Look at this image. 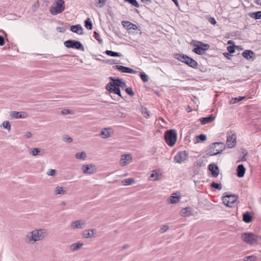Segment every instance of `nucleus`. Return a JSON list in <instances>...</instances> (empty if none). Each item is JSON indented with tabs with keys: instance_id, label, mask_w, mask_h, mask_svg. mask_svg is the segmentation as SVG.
Here are the masks:
<instances>
[{
	"instance_id": "nucleus-50",
	"label": "nucleus",
	"mask_w": 261,
	"mask_h": 261,
	"mask_svg": "<svg viewBox=\"0 0 261 261\" xmlns=\"http://www.w3.org/2000/svg\"><path fill=\"white\" fill-rule=\"evenodd\" d=\"M125 91L130 96H133L134 95V93L131 87L126 88Z\"/></svg>"
},
{
	"instance_id": "nucleus-13",
	"label": "nucleus",
	"mask_w": 261,
	"mask_h": 261,
	"mask_svg": "<svg viewBox=\"0 0 261 261\" xmlns=\"http://www.w3.org/2000/svg\"><path fill=\"white\" fill-rule=\"evenodd\" d=\"M86 223L83 219L72 221L70 223V227L72 229H83L86 226Z\"/></svg>"
},
{
	"instance_id": "nucleus-62",
	"label": "nucleus",
	"mask_w": 261,
	"mask_h": 261,
	"mask_svg": "<svg viewBox=\"0 0 261 261\" xmlns=\"http://www.w3.org/2000/svg\"><path fill=\"white\" fill-rule=\"evenodd\" d=\"M128 175V173H126L121 175V177H126V176H127Z\"/></svg>"
},
{
	"instance_id": "nucleus-51",
	"label": "nucleus",
	"mask_w": 261,
	"mask_h": 261,
	"mask_svg": "<svg viewBox=\"0 0 261 261\" xmlns=\"http://www.w3.org/2000/svg\"><path fill=\"white\" fill-rule=\"evenodd\" d=\"M197 139H200L202 141H205L207 139L206 135L204 134H201L199 136H196Z\"/></svg>"
},
{
	"instance_id": "nucleus-64",
	"label": "nucleus",
	"mask_w": 261,
	"mask_h": 261,
	"mask_svg": "<svg viewBox=\"0 0 261 261\" xmlns=\"http://www.w3.org/2000/svg\"><path fill=\"white\" fill-rule=\"evenodd\" d=\"M128 247V245H125L123 246V249H126Z\"/></svg>"
},
{
	"instance_id": "nucleus-10",
	"label": "nucleus",
	"mask_w": 261,
	"mask_h": 261,
	"mask_svg": "<svg viewBox=\"0 0 261 261\" xmlns=\"http://www.w3.org/2000/svg\"><path fill=\"white\" fill-rule=\"evenodd\" d=\"M236 135L232 132L228 133L227 136V145L228 148H232L234 147L237 144Z\"/></svg>"
},
{
	"instance_id": "nucleus-20",
	"label": "nucleus",
	"mask_w": 261,
	"mask_h": 261,
	"mask_svg": "<svg viewBox=\"0 0 261 261\" xmlns=\"http://www.w3.org/2000/svg\"><path fill=\"white\" fill-rule=\"evenodd\" d=\"M115 67H116V68L117 69H118L119 71H120L124 73H136V71L135 70H134L133 69L130 68L129 67H125V66H121V65H116V66H115Z\"/></svg>"
},
{
	"instance_id": "nucleus-16",
	"label": "nucleus",
	"mask_w": 261,
	"mask_h": 261,
	"mask_svg": "<svg viewBox=\"0 0 261 261\" xmlns=\"http://www.w3.org/2000/svg\"><path fill=\"white\" fill-rule=\"evenodd\" d=\"M96 232L95 229H91L85 230L82 232V236L85 239H90L94 237V233Z\"/></svg>"
},
{
	"instance_id": "nucleus-47",
	"label": "nucleus",
	"mask_w": 261,
	"mask_h": 261,
	"mask_svg": "<svg viewBox=\"0 0 261 261\" xmlns=\"http://www.w3.org/2000/svg\"><path fill=\"white\" fill-rule=\"evenodd\" d=\"M141 79L144 82H147L148 81V76L144 72H141L140 74Z\"/></svg>"
},
{
	"instance_id": "nucleus-33",
	"label": "nucleus",
	"mask_w": 261,
	"mask_h": 261,
	"mask_svg": "<svg viewBox=\"0 0 261 261\" xmlns=\"http://www.w3.org/2000/svg\"><path fill=\"white\" fill-rule=\"evenodd\" d=\"M254 53L250 50H245L242 54L244 58L247 59H250L252 58Z\"/></svg>"
},
{
	"instance_id": "nucleus-37",
	"label": "nucleus",
	"mask_w": 261,
	"mask_h": 261,
	"mask_svg": "<svg viewBox=\"0 0 261 261\" xmlns=\"http://www.w3.org/2000/svg\"><path fill=\"white\" fill-rule=\"evenodd\" d=\"M75 156L76 159L78 160H84L86 159L87 155L85 151H82L76 153Z\"/></svg>"
},
{
	"instance_id": "nucleus-55",
	"label": "nucleus",
	"mask_w": 261,
	"mask_h": 261,
	"mask_svg": "<svg viewBox=\"0 0 261 261\" xmlns=\"http://www.w3.org/2000/svg\"><path fill=\"white\" fill-rule=\"evenodd\" d=\"M227 50L230 53H233L235 51L234 47L232 46H228L227 47Z\"/></svg>"
},
{
	"instance_id": "nucleus-22",
	"label": "nucleus",
	"mask_w": 261,
	"mask_h": 261,
	"mask_svg": "<svg viewBox=\"0 0 261 261\" xmlns=\"http://www.w3.org/2000/svg\"><path fill=\"white\" fill-rule=\"evenodd\" d=\"M123 26L128 31L136 30L137 29L136 25L129 22L123 21L122 22Z\"/></svg>"
},
{
	"instance_id": "nucleus-7",
	"label": "nucleus",
	"mask_w": 261,
	"mask_h": 261,
	"mask_svg": "<svg viewBox=\"0 0 261 261\" xmlns=\"http://www.w3.org/2000/svg\"><path fill=\"white\" fill-rule=\"evenodd\" d=\"M238 199V197L236 195H227L222 197V201L227 207H233Z\"/></svg>"
},
{
	"instance_id": "nucleus-34",
	"label": "nucleus",
	"mask_w": 261,
	"mask_h": 261,
	"mask_svg": "<svg viewBox=\"0 0 261 261\" xmlns=\"http://www.w3.org/2000/svg\"><path fill=\"white\" fill-rule=\"evenodd\" d=\"M107 0H95L94 5L97 8H102L106 4Z\"/></svg>"
},
{
	"instance_id": "nucleus-19",
	"label": "nucleus",
	"mask_w": 261,
	"mask_h": 261,
	"mask_svg": "<svg viewBox=\"0 0 261 261\" xmlns=\"http://www.w3.org/2000/svg\"><path fill=\"white\" fill-rule=\"evenodd\" d=\"M29 153L33 156L42 155L44 153V151L41 148H32L30 149Z\"/></svg>"
},
{
	"instance_id": "nucleus-23",
	"label": "nucleus",
	"mask_w": 261,
	"mask_h": 261,
	"mask_svg": "<svg viewBox=\"0 0 261 261\" xmlns=\"http://www.w3.org/2000/svg\"><path fill=\"white\" fill-rule=\"evenodd\" d=\"M55 194L56 195H65L67 193V190L66 188H64L60 186H57L56 188L55 189Z\"/></svg>"
},
{
	"instance_id": "nucleus-38",
	"label": "nucleus",
	"mask_w": 261,
	"mask_h": 261,
	"mask_svg": "<svg viewBox=\"0 0 261 261\" xmlns=\"http://www.w3.org/2000/svg\"><path fill=\"white\" fill-rule=\"evenodd\" d=\"M109 128H104L101 132V136H102L103 138H107L110 136V134L109 131Z\"/></svg>"
},
{
	"instance_id": "nucleus-3",
	"label": "nucleus",
	"mask_w": 261,
	"mask_h": 261,
	"mask_svg": "<svg viewBox=\"0 0 261 261\" xmlns=\"http://www.w3.org/2000/svg\"><path fill=\"white\" fill-rule=\"evenodd\" d=\"M64 10L65 2L64 0H56L50 7L49 11L52 15H56L62 12Z\"/></svg>"
},
{
	"instance_id": "nucleus-4",
	"label": "nucleus",
	"mask_w": 261,
	"mask_h": 261,
	"mask_svg": "<svg viewBox=\"0 0 261 261\" xmlns=\"http://www.w3.org/2000/svg\"><path fill=\"white\" fill-rule=\"evenodd\" d=\"M166 143L170 146H173L177 140V133L174 129L167 130L164 136Z\"/></svg>"
},
{
	"instance_id": "nucleus-11",
	"label": "nucleus",
	"mask_w": 261,
	"mask_h": 261,
	"mask_svg": "<svg viewBox=\"0 0 261 261\" xmlns=\"http://www.w3.org/2000/svg\"><path fill=\"white\" fill-rule=\"evenodd\" d=\"M132 161L133 158L130 154H123L121 156L120 165L122 167L125 166L132 163Z\"/></svg>"
},
{
	"instance_id": "nucleus-29",
	"label": "nucleus",
	"mask_w": 261,
	"mask_h": 261,
	"mask_svg": "<svg viewBox=\"0 0 261 261\" xmlns=\"http://www.w3.org/2000/svg\"><path fill=\"white\" fill-rule=\"evenodd\" d=\"M161 175L158 172L157 170H153L150 175L149 179L152 181L158 180L160 179Z\"/></svg>"
},
{
	"instance_id": "nucleus-31",
	"label": "nucleus",
	"mask_w": 261,
	"mask_h": 261,
	"mask_svg": "<svg viewBox=\"0 0 261 261\" xmlns=\"http://www.w3.org/2000/svg\"><path fill=\"white\" fill-rule=\"evenodd\" d=\"M243 220L246 223H250L252 220V217L249 212H246L243 214Z\"/></svg>"
},
{
	"instance_id": "nucleus-45",
	"label": "nucleus",
	"mask_w": 261,
	"mask_h": 261,
	"mask_svg": "<svg viewBox=\"0 0 261 261\" xmlns=\"http://www.w3.org/2000/svg\"><path fill=\"white\" fill-rule=\"evenodd\" d=\"M211 187L215 188L216 189H218L219 190H220L222 189V187L221 184H218L216 183L215 182H213L211 184Z\"/></svg>"
},
{
	"instance_id": "nucleus-14",
	"label": "nucleus",
	"mask_w": 261,
	"mask_h": 261,
	"mask_svg": "<svg viewBox=\"0 0 261 261\" xmlns=\"http://www.w3.org/2000/svg\"><path fill=\"white\" fill-rule=\"evenodd\" d=\"M10 116L14 119H26L28 117V114L26 112L12 111L10 113Z\"/></svg>"
},
{
	"instance_id": "nucleus-9",
	"label": "nucleus",
	"mask_w": 261,
	"mask_h": 261,
	"mask_svg": "<svg viewBox=\"0 0 261 261\" xmlns=\"http://www.w3.org/2000/svg\"><path fill=\"white\" fill-rule=\"evenodd\" d=\"M82 170L84 173L92 174L97 172V168L93 164H84L82 165Z\"/></svg>"
},
{
	"instance_id": "nucleus-41",
	"label": "nucleus",
	"mask_w": 261,
	"mask_h": 261,
	"mask_svg": "<svg viewBox=\"0 0 261 261\" xmlns=\"http://www.w3.org/2000/svg\"><path fill=\"white\" fill-rule=\"evenodd\" d=\"M245 98V96L235 97V98H232L230 100L229 103H230V104H234V103H236L239 102L240 101H241L243 99H244Z\"/></svg>"
},
{
	"instance_id": "nucleus-63",
	"label": "nucleus",
	"mask_w": 261,
	"mask_h": 261,
	"mask_svg": "<svg viewBox=\"0 0 261 261\" xmlns=\"http://www.w3.org/2000/svg\"><path fill=\"white\" fill-rule=\"evenodd\" d=\"M174 3V4L176 5V6H178V2L177 0H172Z\"/></svg>"
},
{
	"instance_id": "nucleus-57",
	"label": "nucleus",
	"mask_w": 261,
	"mask_h": 261,
	"mask_svg": "<svg viewBox=\"0 0 261 261\" xmlns=\"http://www.w3.org/2000/svg\"><path fill=\"white\" fill-rule=\"evenodd\" d=\"M209 22L212 24H215L216 23V21L214 17H211L209 19Z\"/></svg>"
},
{
	"instance_id": "nucleus-27",
	"label": "nucleus",
	"mask_w": 261,
	"mask_h": 261,
	"mask_svg": "<svg viewBox=\"0 0 261 261\" xmlns=\"http://www.w3.org/2000/svg\"><path fill=\"white\" fill-rule=\"evenodd\" d=\"M237 171L238 176L239 177H242L245 174L246 169L244 167L243 165H239L237 167Z\"/></svg>"
},
{
	"instance_id": "nucleus-26",
	"label": "nucleus",
	"mask_w": 261,
	"mask_h": 261,
	"mask_svg": "<svg viewBox=\"0 0 261 261\" xmlns=\"http://www.w3.org/2000/svg\"><path fill=\"white\" fill-rule=\"evenodd\" d=\"M83 245L84 244L83 243L79 242L77 243L72 244L70 246V249L72 251L74 252L80 249Z\"/></svg>"
},
{
	"instance_id": "nucleus-43",
	"label": "nucleus",
	"mask_w": 261,
	"mask_h": 261,
	"mask_svg": "<svg viewBox=\"0 0 261 261\" xmlns=\"http://www.w3.org/2000/svg\"><path fill=\"white\" fill-rule=\"evenodd\" d=\"M256 256L254 255H250L245 257L243 261H256Z\"/></svg>"
},
{
	"instance_id": "nucleus-15",
	"label": "nucleus",
	"mask_w": 261,
	"mask_h": 261,
	"mask_svg": "<svg viewBox=\"0 0 261 261\" xmlns=\"http://www.w3.org/2000/svg\"><path fill=\"white\" fill-rule=\"evenodd\" d=\"M106 88L110 92L118 94L119 96L121 97L119 88L116 86L112 82L106 85Z\"/></svg>"
},
{
	"instance_id": "nucleus-32",
	"label": "nucleus",
	"mask_w": 261,
	"mask_h": 261,
	"mask_svg": "<svg viewBox=\"0 0 261 261\" xmlns=\"http://www.w3.org/2000/svg\"><path fill=\"white\" fill-rule=\"evenodd\" d=\"M1 128L7 129L10 132L11 129V125L9 121H4L0 126Z\"/></svg>"
},
{
	"instance_id": "nucleus-8",
	"label": "nucleus",
	"mask_w": 261,
	"mask_h": 261,
	"mask_svg": "<svg viewBox=\"0 0 261 261\" xmlns=\"http://www.w3.org/2000/svg\"><path fill=\"white\" fill-rule=\"evenodd\" d=\"M64 45L67 48H75L77 49H81L82 51L84 50V48L82 43L79 41L68 40L64 42Z\"/></svg>"
},
{
	"instance_id": "nucleus-36",
	"label": "nucleus",
	"mask_w": 261,
	"mask_h": 261,
	"mask_svg": "<svg viewBox=\"0 0 261 261\" xmlns=\"http://www.w3.org/2000/svg\"><path fill=\"white\" fill-rule=\"evenodd\" d=\"M174 57L176 59L183 63H185V61L188 58V56L182 54H176Z\"/></svg>"
},
{
	"instance_id": "nucleus-56",
	"label": "nucleus",
	"mask_w": 261,
	"mask_h": 261,
	"mask_svg": "<svg viewBox=\"0 0 261 261\" xmlns=\"http://www.w3.org/2000/svg\"><path fill=\"white\" fill-rule=\"evenodd\" d=\"M63 114L67 115L71 114L70 111L67 109H64L61 111Z\"/></svg>"
},
{
	"instance_id": "nucleus-48",
	"label": "nucleus",
	"mask_w": 261,
	"mask_h": 261,
	"mask_svg": "<svg viewBox=\"0 0 261 261\" xmlns=\"http://www.w3.org/2000/svg\"><path fill=\"white\" fill-rule=\"evenodd\" d=\"M169 229V226L167 225H163L160 229V232L161 233H163L166 232Z\"/></svg>"
},
{
	"instance_id": "nucleus-58",
	"label": "nucleus",
	"mask_w": 261,
	"mask_h": 261,
	"mask_svg": "<svg viewBox=\"0 0 261 261\" xmlns=\"http://www.w3.org/2000/svg\"><path fill=\"white\" fill-rule=\"evenodd\" d=\"M5 44V40L2 36H0V45L3 46Z\"/></svg>"
},
{
	"instance_id": "nucleus-6",
	"label": "nucleus",
	"mask_w": 261,
	"mask_h": 261,
	"mask_svg": "<svg viewBox=\"0 0 261 261\" xmlns=\"http://www.w3.org/2000/svg\"><path fill=\"white\" fill-rule=\"evenodd\" d=\"M193 45L196 46L193 49V51L195 53L202 55L205 53V50L207 49L209 47V45L207 44H203L200 41H194Z\"/></svg>"
},
{
	"instance_id": "nucleus-5",
	"label": "nucleus",
	"mask_w": 261,
	"mask_h": 261,
	"mask_svg": "<svg viewBox=\"0 0 261 261\" xmlns=\"http://www.w3.org/2000/svg\"><path fill=\"white\" fill-rule=\"evenodd\" d=\"M241 239L244 242L252 245L257 243L259 237L252 232H245L241 234Z\"/></svg>"
},
{
	"instance_id": "nucleus-2",
	"label": "nucleus",
	"mask_w": 261,
	"mask_h": 261,
	"mask_svg": "<svg viewBox=\"0 0 261 261\" xmlns=\"http://www.w3.org/2000/svg\"><path fill=\"white\" fill-rule=\"evenodd\" d=\"M225 148V145L222 142L214 143L211 145L206 150L207 154L210 155H217L223 151Z\"/></svg>"
},
{
	"instance_id": "nucleus-25",
	"label": "nucleus",
	"mask_w": 261,
	"mask_h": 261,
	"mask_svg": "<svg viewBox=\"0 0 261 261\" xmlns=\"http://www.w3.org/2000/svg\"><path fill=\"white\" fill-rule=\"evenodd\" d=\"M215 118L213 115H211L208 117L200 118V121L202 124H205L213 121Z\"/></svg>"
},
{
	"instance_id": "nucleus-44",
	"label": "nucleus",
	"mask_w": 261,
	"mask_h": 261,
	"mask_svg": "<svg viewBox=\"0 0 261 261\" xmlns=\"http://www.w3.org/2000/svg\"><path fill=\"white\" fill-rule=\"evenodd\" d=\"M141 113L143 115V116L147 118L149 117V112L147 110V109L145 107H142L141 108Z\"/></svg>"
},
{
	"instance_id": "nucleus-54",
	"label": "nucleus",
	"mask_w": 261,
	"mask_h": 261,
	"mask_svg": "<svg viewBox=\"0 0 261 261\" xmlns=\"http://www.w3.org/2000/svg\"><path fill=\"white\" fill-rule=\"evenodd\" d=\"M63 140L65 142H69L70 143V142H72V139L71 138H70V137H69L68 136H65L63 138Z\"/></svg>"
},
{
	"instance_id": "nucleus-61",
	"label": "nucleus",
	"mask_w": 261,
	"mask_h": 261,
	"mask_svg": "<svg viewBox=\"0 0 261 261\" xmlns=\"http://www.w3.org/2000/svg\"><path fill=\"white\" fill-rule=\"evenodd\" d=\"M255 3L257 5H259L261 6V0H255Z\"/></svg>"
},
{
	"instance_id": "nucleus-46",
	"label": "nucleus",
	"mask_w": 261,
	"mask_h": 261,
	"mask_svg": "<svg viewBox=\"0 0 261 261\" xmlns=\"http://www.w3.org/2000/svg\"><path fill=\"white\" fill-rule=\"evenodd\" d=\"M127 2L133 5L136 8H139L140 7L139 4L136 0H127Z\"/></svg>"
},
{
	"instance_id": "nucleus-52",
	"label": "nucleus",
	"mask_w": 261,
	"mask_h": 261,
	"mask_svg": "<svg viewBox=\"0 0 261 261\" xmlns=\"http://www.w3.org/2000/svg\"><path fill=\"white\" fill-rule=\"evenodd\" d=\"M57 171L55 169H49L47 172V174L49 176H54L56 173Z\"/></svg>"
},
{
	"instance_id": "nucleus-60",
	"label": "nucleus",
	"mask_w": 261,
	"mask_h": 261,
	"mask_svg": "<svg viewBox=\"0 0 261 261\" xmlns=\"http://www.w3.org/2000/svg\"><path fill=\"white\" fill-rule=\"evenodd\" d=\"M142 3H145V4H149L151 3L150 0H141Z\"/></svg>"
},
{
	"instance_id": "nucleus-49",
	"label": "nucleus",
	"mask_w": 261,
	"mask_h": 261,
	"mask_svg": "<svg viewBox=\"0 0 261 261\" xmlns=\"http://www.w3.org/2000/svg\"><path fill=\"white\" fill-rule=\"evenodd\" d=\"M94 34L95 38L98 41V42L99 43H102V40L101 38H100L99 34L97 32L95 31L94 32Z\"/></svg>"
},
{
	"instance_id": "nucleus-24",
	"label": "nucleus",
	"mask_w": 261,
	"mask_h": 261,
	"mask_svg": "<svg viewBox=\"0 0 261 261\" xmlns=\"http://www.w3.org/2000/svg\"><path fill=\"white\" fill-rule=\"evenodd\" d=\"M188 66L194 68H197L198 66L197 63L192 58L188 57L187 59L185 61V63Z\"/></svg>"
},
{
	"instance_id": "nucleus-17",
	"label": "nucleus",
	"mask_w": 261,
	"mask_h": 261,
	"mask_svg": "<svg viewBox=\"0 0 261 261\" xmlns=\"http://www.w3.org/2000/svg\"><path fill=\"white\" fill-rule=\"evenodd\" d=\"M180 215L182 217H189L193 215V210L190 207L182 208L180 212Z\"/></svg>"
},
{
	"instance_id": "nucleus-18",
	"label": "nucleus",
	"mask_w": 261,
	"mask_h": 261,
	"mask_svg": "<svg viewBox=\"0 0 261 261\" xmlns=\"http://www.w3.org/2000/svg\"><path fill=\"white\" fill-rule=\"evenodd\" d=\"M208 169L212 172V175L214 177H217L219 175V168L214 164H211L208 165Z\"/></svg>"
},
{
	"instance_id": "nucleus-1",
	"label": "nucleus",
	"mask_w": 261,
	"mask_h": 261,
	"mask_svg": "<svg viewBox=\"0 0 261 261\" xmlns=\"http://www.w3.org/2000/svg\"><path fill=\"white\" fill-rule=\"evenodd\" d=\"M47 235V231L45 229H35L26 233L24 241L27 244L32 245L44 240Z\"/></svg>"
},
{
	"instance_id": "nucleus-35",
	"label": "nucleus",
	"mask_w": 261,
	"mask_h": 261,
	"mask_svg": "<svg viewBox=\"0 0 261 261\" xmlns=\"http://www.w3.org/2000/svg\"><path fill=\"white\" fill-rule=\"evenodd\" d=\"M121 182L124 186H129L134 184L135 181L134 178H130L122 180Z\"/></svg>"
},
{
	"instance_id": "nucleus-42",
	"label": "nucleus",
	"mask_w": 261,
	"mask_h": 261,
	"mask_svg": "<svg viewBox=\"0 0 261 261\" xmlns=\"http://www.w3.org/2000/svg\"><path fill=\"white\" fill-rule=\"evenodd\" d=\"M85 27L88 30H92V23L90 20L89 18H88L85 21Z\"/></svg>"
},
{
	"instance_id": "nucleus-12",
	"label": "nucleus",
	"mask_w": 261,
	"mask_h": 261,
	"mask_svg": "<svg viewBox=\"0 0 261 261\" xmlns=\"http://www.w3.org/2000/svg\"><path fill=\"white\" fill-rule=\"evenodd\" d=\"M188 155L186 151H179L174 156V161L176 163L181 164L187 160Z\"/></svg>"
},
{
	"instance_id": "nucleus-40",
	"label": "nucleus",
	"mask_w": 261,
	"mask_h": 261,
	"mask_svg": "<svg viewBox=\"0 0 261 261\" xmlns=\"http://www.w3.org/2000/svg\"><path fill=\"white\" fill-rule=\"evenodd\" d=\"M106 54L111 57H121L122 55L119 53L114 52L112 50H106Z\"/></svg>"
},
{
	"instance_id": "nucleus-30",
	"label": "nucleus",
	"mask_w": 261,
	"mask_h": 261,
	"mask_svg": "<svg viewBox=\"0 0 261 261\" xmlns=\"http://www.w3.org/2000/svg\"><path fill=\"white\" fill-rule=\"evenodd\" d=\"M176 193H173L171 196L168 199V201L170 203L174 204L177 203L179 202L180 197L177 196Z\"/></svg>"
},
{
	"instance_id": "nucleus-59",
	"label": "nucleus",
	"mask_w": 261,
	"mask_h": 261,
	"mask_svg": "<svg viewBox=\"0 0 261 261\" xmlns=\"http://www.w3.org/2000/svg\"><path fill=\"white\" fill-rule=\"evenodd\" d=\"M57 30L60 32H64V31H65V29L63 27H58L57 28Z\"/></svg>"
},
{
	"instance_id": "nucleus-21",
	"label": "nucleus",
	"mask_w": 261,
	"mask_h": 261,
	"mask_svg": "<svg viewBox=\"0 0 261 261\" xmlns=\"http://www.w3.org/2000/svg\"><path fill=\"white\" fill-rule=\"evenodd\" d=\"M70 30L71 32L79 35H83L84 33L83 28L80 24L71 25L70 28Z\"/></svg>"
},
{
	"instance_id": "nucleus-28",
	"label": "nucleus",
	"mask_w": 261,
	"mask_h": 261,
	"mask_svg": "<svg viewBox=\"0 0 261 261\" xmlns=\"http://www.w3.org/2000/svg\"><path fill=\"white\" fill-rule=\"evenodd\" d=\"M112 80L113 81L112 83L117 87L119 88V87L121 88H124L126 87L125 83L120 79H116L114 80L111 78Z\"/></svg>"
},
{
	"instance_id": "nucleus-53",
	"label": "nucleus",
	"mask_w": 261,
	"mask_h": 261,
	"mask_svg": "<svg viewBox=\"0 0 261 261\" xmlns=\"http://www.w3.org/2000/svg\"><path fill=\"white\" fill-rule=\"evenodd\" d=\"M32 135H33L31 132H27L24 134L23 137L26 139H29L31 138L32 137Z\"/></svg>"
},
{
	"instance_id": "nucleus-39",
	"label": "nucleus",
	"mask_w": 261,
	"mask_h": 261,
	"mask_svg": "<svg viewBox=\"0 0 261 261\" xmlns=\"http://www.w3.org/2000/svg\"><path fill=\"white\" fill-rule=\"evenodd\" d=\"M249 16L255 19L261 18V11H257L249 14Z\"/></svg>"
}]
</instances>
